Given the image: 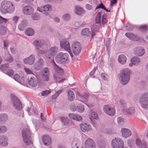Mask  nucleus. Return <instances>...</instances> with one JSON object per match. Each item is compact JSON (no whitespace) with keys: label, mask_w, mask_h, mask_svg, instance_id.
I'll return each instance as SVG.
<instances>
[{"label":"nucleus","mask_w":148,"mask_h":148,"mask_svg":"<svg viewBox=\"0 0 148 148\" xmlns=\"http://www.w3.org/2000/svg\"><path fill=\"white\" fill-rule=\"evenodd\" d=\"M7 119V115L6 114L0 115V120L3 121Z\"/></svg>","instance_id":"nucleus-46"},{"label":"nucleus","mask_w":148,"mask_h":148,"mask_svg":"<svg viewBox=\"0 0 148 148\" xmlns=\"http://www.w3.org/2000/svg\"><path fill=\"white\" fill-rule=\"evenodd\" d=\"M50 74L45 75V74H42V79L46 82L48 81L49 80V77Z\"/></svg>","instance_id":"nucleus-41"},{"label":"nucleus","mask_w":148,"mask_h":148,"mask_svg":"<svg viewBox=\"0 0 148 148\" xmlns=\"http://www.w3.org/2000/svg\"><path fill=\"white\" fill-rule=\"evenodd\" d=\"M42 140L44 144L47 146H49L51 142V138L48 135H44L42 138Z\"/></svg>","instance_id":"nucleus-17"},{"label":"nucleus","mask_w":148,"mask_h":148,"mask_svg":"<svg viewBox=\"0 0 148 148\" xmlns=\"http://www.w3.org/2000/svg\"><path fill=\"white\" fill-rule=\"evenodd\" d=\"M126 112L128 114H133L135 113V110L134 108L131 107L126 110Z\"/></svg>","instance_id":"nucleus-36"},{"label":"nucleus","mask_w":148,"mask_h":148,"mask_svg":"<svg viewBox=\"0 0 148 148\" xmlns=\"http://www.w3.org/2000/svg\"><path fill=\"white\" fill-rule=\"evenodd\" d=\"M131 61L132 62H133L134 65H137L139 64L140 60L138 58L133 57L131 58Z\"/></svg>","instance_id":"nucleus-35"},{"label":"nucleus","mask_w":148,"mask_h":148,"mask_svg":"<svg viewBox=\"0 0 148 148\" xmlns=\"http://www.w3.org/2000/svg\"><path fill=\"white\" fill-rule=\"evenodd\" d=\"M80 141L79 139L77 138L75 139L71 145L72 148H79L80 146Z\"/></svg>","instance_id":"nucleus-23"},{"label":"nucleus","mask_w":148,"mask_h":148,"mask_svg":"<svg viewBox=\"0 0 148 148\" xmlns=\"http://www.w3.org/2000/svg\"><path fill=\"white\" fill-rule=\"evenodd\" d=\"M81 130H90L91 128V126L90 124L88 123H83L79 125Z\"/></svg>","instance_id":"nucleus-24"},{"label":"nucleus","mask_w":148,"mask_h":148,"mask_svg":"<svg viewBox=\"0 0 148 148\" xmlns=\"http://www.w3.org/2000/svg\"><path fill=\"white\" fill-rule=\"evenodd\" d=\"M76 115L77 114L70 113L69 114V116L71 119H73L75 120V119Z\"/></svg>","instance_id":"nucleus-50"},{"label":"nucleus","mask_w":148,"mask_h":148,"mask_svg":"<svg viewBox=\"0 0 148 148\" xmlns=\"http://www.w3.org/2000/svg\"><path fill=\"white\" fill-rule=\"evenodd\" d=\"M126 58L124 55H121L118 57V62L122 64H124L126 63Z\"/></svg>","instance_id":"nucleus-26"},{"label":"nucleus","mask_w":148,"mask_h":148,"mask_svg":"<svg viewBox=\"0 0 148 148\" xmlns=\"http://www.w3.org/2000/svg\"><path fill=\"white\" fill-rule=\"evenodd\" d=\"M122 136L124 138H127L130 136L132 133L130 130H121Z\"/></svg>","instance_id":"nucleus-29"},{"label":"nucleus","mask_w":148,"mask_h":148,"mask_svg":"<svg viewBox=\"0 0 148 148\" xmlns=\"http://www.w3.org/2000/svg\"><path fill=\"white\" fill-rule=\"evenodd\" d=\"M25 33L27 36H32L34 34V31L32 28H29L25 31Z\"/></svg>","instance_id":"nucleus-33"},{"label":"nucleus","mask_w":148,"mask_h":148,"mask_svg":"<svg viewBox=\"0 0 148 148\" xmlns=\"http://www.w3.org/2000/svg\"><path fill=\"white\" fill-rule=\"evenodd\" d=\"M133 142L134 141L132 139H130L128 141L127 143L130 147H131L132 146V145Z\"/></svg>","instance_id":"nucleus-63"},{"label":"nucleus","mask_w":148,"mask_h":148,"mask_svg":"<svg viewBox=\"0 0 148 148\" xmlns=\"http://www.w3.org/2000/svg\"><path fill=\"white\" fill-rule=\"evenodd\" d=\"M139 28V30L142 32L147 31L148 29L147 26L146 25H142L140 26Z\"/></svg>","instance_id":"nucleus-42"},{"label":"nucleus","mask_w":148,"mask_h":148,"mask_svg":"<svg viewBox=\"0 0 148 148\" xmlns=\"http://www.w3.org/2000/svg\"><path fill=\"white\" fill-rule=\"evenodd\" d=\"M63 19L66 21H67L70 19V17L69 14H64L63 17Z\"/></svg>","instance_id":"nucleus-54"},{"label":"nucleus","mask_w":148,"mask_h":148,"mask_svg":"<svg viewBox=\"0 0 148 148\" xmlns=\"http://www.w3.org/2000/svg\"><path fill=\"white\" fill-rule=\"evenodd\" d=\"M11 97L14 108L18 110H21L22 107L21 103L19 100L13 95H12Z\"/></svg>","instance_id":"nucleus-10"},{"label":"nucleus","mask_w":148,"mask_h":148,"mask_svg":"<svg viewBox=\"0 0 148 148\" xmlns=\"http://www.w3.org/2000/svg\"><path fill=\"white\" fill-rule=\"evenodd\" d=\"M52 62L53 63V66L54 70L53 74L54 79L58 83L63 82L65 79V78H61V77L64 74L63 69L56 64L53 59L52 60Z\"/></svg>","instance_id":"nucleus-2"},{"label":"nucleus","mask_w":148,"mask_h":148,"mask_svg":"<svg viewBox=\"0 0 148 148\" xmlns=\"http://www.w3.org/2000/svg\"><path fill=\"white\" fill-rule=\"evenodd\" d=\"M86 8L88 10H90L92 9V6L89 4H86Z\"/></svg>","instance_id":"nucleus-62"},{"label":"nucleus","mask_w":148,"mask_h":148,"mask_svg":"<svg viewBox=\"0 0 148 148\" xmlns=\"http://www.w3.org/2000/svg\"><path fill=\"white\" fill-rule=\"evenodd\" d=\"M60 45L61 48L64 49L65 50L67 51L70 54L71 56L72 57L73 55L71 51V48L70 44L68 41L66 40H63L61 41Z\"/></svg>","instance_id":"nucleus-7"},{"label":"nucleus","mask_w":148,"mask_h":148,"mask_svg":"<svg viewBox=\"0 0 148 148\" xmlns=\"http://www.w3.org/2000/svg\"><path fill=\"white\" fill-rule=\"evenodd\" d=\"M101 14L100 12H98L96 15L95 18V22L97 23H100Z\"/></svg>","instance_id":"nucleus-38"},{"label":"nucleus","mask_w":148,"mask_h":148,"mask_svg":"<svg viewBox=\"0 0 148 148\" xmlns=\"http://www.w3.org/2000/svg\"><path fill=\"white\" fill-rule=\"evenodd\" d=\"M108 22V20L106 16L103 15L102 16V24L103 25L107 23Z\"/></svg>","instance_id":"nucleus-45"},{"label":"nucleus","mask_w":148,"mask_h":148,"mask_svg":"<svg viewBox=\"0 0 148 148\" xmlns=\"http://www.w3.org/2000/svg\"><path fill=\"white\" fill-rule=\"evenodd\" d=\"M61 119L65 125H67L69 123V120L67 118L62 117Z\"/></svg>","instance_id":"nucleus-40"},{"label":"nucleus","mask_w":148,"mask_h":148,"mask_svg":"<svg viewBox=\"0 0 148 148\" xmlns=\"http://www.w3.org/2000/svg\"><path fill=\"white\" fill-rule=\"evenodd\" d=\"M25 72L27 74H33V72L30 69L25 68H24Z\"/></svg>","instance_id":"nucleus-55"},{"label":"nucleus","mask_w":148,"mask_h":148,"mask_svg":"<svg viewBox=\"0 0 148 148\" xmlns=\"http://www.w3.org/2000/svg\"><path fill=\"white\" fill-rule=\"evenodd\" d=\"M101 76L102 78L105 80H106L108 78V76L105 73H102Z\"/></svg>","instance_id":"nucleus-59"},{"label":"nucleus","mask_w":148,"mask_h":148,"mask_svg":"<svg viewBox=\"0 0 148 148\" xmlns=\"http://www.w3.org/2000/svg\"><path fill=\"white\" fill-rule=\"evenodd\" d=\"M9 65L8 64H3L1 67V69L2 71H4L8 68Z\"/></svg>","instance_id":"nucleus-44"},{"label":"nucleus","mask_w":148,"mask_h":148,"mask_svg":"<svg viewBox=\"0 0 148 148\" xmlns=\"http://www.w3.org/2000/svg\"><path fill=\"white\" fill-rule=\"evenodd\" d=\"M22 11L25 14L29 15L32 14L34 11V10L31 6L27 5L24 7L23 8Z\"/></svg>","instance_id":"nucleus-14"},{"label":"nucleus","mask_w":148,"mask_h":148,"mask_svg":"<svg viewBox=\"0 0 148 148\" xmlns=\"http://www.w3.org/2000/svg\"><path fill=\"white\" fill-rule=\"evenodd\" d=\"M22 136L24 143L26 145H32L31 137V132L30 130H22Z\"/></svg>","instance_id":"nucleus-4"},{"label":"nucleus","mask_w":148,"mask_h":148,"mask_svg":"<svg viewBox=\"0 0 148 148\" xmlns=\"http://www.w3.org/2000/svg\"><path fill=\"white\" fill-rule=\"evenodd\" d=\"M23 23H22L20 24L18 26V28L21 30H23L24 28V27L23 25Z\"/></svg>","instance_id":"nucleus-60"},{"label":"nucleus","mask_w":148,"mask_h":148,"mask_svg":"<svg viewBox=\"0 0 148 148\" xmlns=\"http://www.w3.org/2000/svg\"><path fill=\"white\" fill-rule=\"evenodd\" d=\"M7 21V19L3 18L0 16V23H6Z\"/></svg>","instance_id":"nucleus-56"},{"label":"nucleus","mask_w":148,"mask_h":148,"mask_svg":"<svg viewBox=\"0 0 148 148\" xmlns=\"http://www.w3.org/2000/svg\"><path fill=\"white\" fill-rule=\"evenodd\" d=\"M85 148H94V142L91 138H88L85 142Z\"/></svg>","instance_id":"nucleus-19"},{"label":"nucleus","mask_w":148,"mask_h":148,"mask_svg":"<svg viewBox=\"0 0 148 148\" xmlns=\"http://www.w3.org/2000/svg\"><path fill=\"white\" fill-rule=\"evenodd\" d=\"M44 62L42 59H39L35 64L34 65V69L38 70L40 69L44 65Z\"/></svg>","instance_id":"nucleus-18"},{"label":"nucleus","mask_w":148,"mask_h":148,"mask_svg":"<svg viewBox=\"0 0 148 148\" xmlns=\"http://www.w3.org/2000/svg\"><path fill=\"white\" fill-rule=\"evenodd\" d=\"M75 13L76 14L81 15L84 13V11L82 8L78 6H76L75 7Z\"/></svg>","instance_id":"nucleus-30"},{"label":"nucleus","mask_w":148,"mask_h":148,"mask_svg":"<svg viewBox=\"0 0 148 148\" xmlns=\"http://www.w3.org/2000/svg\"><path fill=\"white\" fill-rule=\"evenodd\" d=\"M56 60L59 63L66 62L69 60V55L66 53H60L57 55Z\"/></svg>","instance_id":"nucleus-5"},{"label":"nucleus","mask_w":148,"mask_h":148,"mask_svg":"<svg viewBox=\"0 0 148 148\" xmlns=\"http://www.w3.org/2000/svg\"><path fill=\"white\" fill-rule=\"evenodd\" d=\"M68 99L70 101H72L74 99L75 95L73 91L69 90L68 91Z\"/></svg>","instance_id":"nucleus-31"},{"label":"nucleus","mask_w":148,"mask_h":148,"mask_svg":"<svg viewBox=\"0 0 148 148\" xmlns=\"http://www.w3.org/2000/svg\"><path fill=\"white\" fill-rule=\"evenodd\" d=\"M77 110L80 113L83 112L84 110V106L82 104H79L77 106Z\"/></svg>","instance_id":"nucleus-39"},{"label":"nucleus","mask_w":148,"mask_h":148,"mask_svg":"<svg viewBox=\"0 0 148 148\" xmlns=\"http://www.w3.org/2000/svg\"><path fill=\"white\" fill-rule=\"evenodd\" d=\"M111 145L113 148H123L124 143L122 140L116 138L112 140Z\"/></svg>","instance_id":"nucleus-6"},{"label":"nucleus","mask_w":148,"mask_h":148,"mask_svg":"<svg viewBox=\"0 0 148 148\" xmlns=\"http://www.w3.org/2000/svg\"><path fill=\"white\" fill-rule=\"evenodd\" d=\"M8 138L5 136H0V145L5 147L8 145Z\"/></svg>","instance_id":"nucleus-16"},{"label":"nucleus","mask_w":148,"mask_h":148,"mask_svg":"<svg viewBox=\"0 0 148 148\" xmlns=\"http://www.w3.org/2000/svg\"><path fill=\"white\" fill-rule=\"evenodd\" d=\"M135 53L139 56H141L143 55L145 53V50L143 48L139 47L136 48L135 50Z\"/></svg>","instance_id":"nucleus-25"},{"label":"nucleus","mask_w":148,"mask_h":148,"mask_svg":"<svg viewBox=\"0 0 148 148\" xmlns=\"http://www.w3.org/2000/svg\"><path fill=\"white\" fill-rule=\"evenodd\" d=\"M125 36L132 40L137 41L140 40V38L138 36L131 32L126 33Z\"/></svg>","instance_id":"nucleus-15"},{"label":"nucleus","mask_w":148,"mask_h":148,"mask_svg":"<svg viewBox=\"0 0 148 148\" xmlns=\"http://www.w3.org/2000/svg\"><path fill=\"white\" fill-rule=\"evenodd\" d=\"M42 74H50L49 69L47 67L45 68L42 72Z\"/></svg>","instance_id":"nucleus-43"},{"label":"nucleus","mask_w":148,"mask_h":148,"mask_svg":"<svg viewBox=\"0 0 148 148\" xmlns=\"http://www.w3.org/2000/svg\"><path fill=\"white\" fill-rule=\"evenodd\" d=\"M6 33L5 28L4 27H2L0 29V34L2 35H4Z\"/></svg>","instance_id":"nucleus-47"},{"label":"nucleus","mask_w":148,"mask_h":148,"mask_svg":"<svg viewBox=\"0 0 148 148\" xmlns=\"http://www.w3.org/2000/svg\"><path fill=\"white\" fill-rule=\"evenodd\" d=\"M125 121V120L121 117H119L117 118V122L119 125H121Z\"/></svg>","instance_id":"nucleus-37"},{"label":"nucleus","mask_w":148,"mask_h":148,"mask_svg":"<svg viewBox=\"0 0 148 148\" xmlns=\"http://www.w3.org/2000/svg\"><path fill=\"white\" fill-rule=\"evenodd\" d=\"M7 74L10 76H12L14 74V72L12 70L8 69L7 72Z\"/></svg>","instance_id":"nucleus-48"},{"label":"nucleus","mask_w":148,"mask_h":148,"mask_svg":"<svg viewBox=\"0 0 148 148\" xmlns=\"http://www.w3.org/2000/svg\"><path fill=\"white\" fill-rule=\"evenodd\" d=\"M72 48L74 54L76 55H78L81 51V45L79 42H74L72 45Z\"/></svg>","instance_id":"nucleus-8"},{"label":"nucleus","mask_w":148,"mask_h":148,"mask_svg":"<svg viewBox=\"0 0 148 148\" xmlns=\"http://www.w3.org/2000/svg\"><path fill=\"white\" fill-rule=\"evenodd\" d=\"M28 81L29 84L32 87H35L37 84V82L34 77H31L28 78Z\"/></svg>","instance_id":"nucleus-22"},{"label":"nucleus","mask_w":148,"mask_h":148,"mask_svg":"<svg viewBox=\"0 0 148 148\" xmlns=\"http://www.w3.org/2000/svg\"><path fill=\"white\" fill-rule=\"evenodd\" d=\"M131 73L130 70L127 68L124 69L121 71L119 78L121 84L125 85L128 82L130 79V75Z\"/></svg>","instance_id":"nucleus-3"},{"label":"nucleus","mask_w":148,"mask_h":148,"mask_svg":"<svg viewBox=\"0 0 148 148\" xmlns=\"http://www.w3.org/2000/svg\"><path fill=\"white\" fill-rule=\"evenodd\" d=\"M90 119L91 121L93 119H98V116L97 114L95 112H91L90 114Z\"/></svg>","instance_id":"nucleus-34"},{"label":"nucleus","mask_w":148,"mask_h":148,"mask_svg":"<svg viewBox=\"0 0 148 148\" xmlns=\"http://www.w3.org/2000/svg\"><path fill=\"white\" fill-rule=\"evenodd\" d=\"M19 17L17 16H14L12 18V20L15 23H16L18 21Z\"/></svg>","instance_id":"nucleus-58"},{"label":"nucleus","mask_w":148,"mask_h":148,"mask_svg":"<svg viewBox=\"0 0 148 148\" xmlns=\"http://www.w3.org/2000/svg\"><path fill=\"white\" fill-rule=\"evenodd\" d=\"M76 116L75 119V120L77 121H80L82 120V116L78 114H77Z\"/></svg>","instance_id":"nucleus-49"},{"label":"nucleus","mask_w":148,"mask_h":148,"mask_svg":"<svg viewBox=\"0 0 148 148\" xmlns=\"http://www.w3.org/2000/svg\"><path fill=\"white\" fill-rule=\"evenodd\" d=\"M81 34L83 35L88 36L90 34L91 32L89 31L88 28H86L82 31Z\"/></svg>","instance_id":"nucleus-32"},{"label":"nucleus","mask_w":148,"mask_h":148,"mask_svg":"<svg viewBox=\"0 0 148 148\" xmlns=\"http://www.w3.org/2000/svg\"><path fill=\"white\" fill-rule=\"evenodd\" d=\"M104 5L102 3H101L100 4L98 5L95 8V9H97L99 8H101L103 9V8L104 7Z\"/></svg>","instance_id":"nucleus-61"},{"label":"nucleus","mask_w":148,"mask_h":148,"mask_svg":"<svg viewBox=\"0 0 148 148\" xmlns=\"http://www.w3.org/2000/svg\"><path fill=\"white\" fill-rule=\"evenodd\" d=\"M58 48L56 47H51L46 53V56L49 58H50L53 56H54L57 53Z\"/></svg>","instance_id":"nucleus-12"},{"label":"nucleus","mask_w":148,"mask_h":148,"mask_svg":"<svg viewBox=\"0 0 148 148\" xmlns=\"http://www.w3.org/2000/svg\"><path fill=\"white\" fill-rule=\"evenodd\" d=\"M140 104L143 108H148V92L143 95L140 99Z\"/></svg>","instance_id":"nucleus-9"},{"label":"nucleus","mask_w":148,"mask_h":148,"mask_svg":"<svg viewBox=\"0 0 148 148\" xmlns=\"http://www.w3.org/2000/svg\"><path fill=\"white\" fill-rule=\"evenodd\" d=\"M52 7L51 5L47 4L43 7H38V10L40 12H43L51 11L52 10Z\"/></svg>","instance_id":"nucleus-20"},{"label":"nucleus","mask_w":148,"mask_h":148,"mask_svg":"<svg viewBox=\"0 0 148 148\" xmlns=\"http://www.w3.org/2000/svg\"><path fill=\"white\" fill-rule=\"evenodd\" d=\"M76 94V95L80 97L82 99V101L84 103L88 101V99L89 96L88 94L86 92H80L78 91H77Z\"/></svg>","instance_id":"nucleus-13"},{"label":"nucleus","mask_w":148,"mask_h":148,"mask_svg":"<svg viewBox=\"0 0 148 148\" xmlns=\"http://www.w3.org/2000/svg\"><path fill=\"white\" fill-rule=\"evenodd\" d=\"M50 92V91L48 90H46L43 91L41 92V95L43 96H46L48 95Z\"/></svg>","instance_id":"nucleus-52"},{"label":"nucleus","mask_w":148,"mask_h":148,"mask_svg":"<svg viewBox=\"0 0 148 148\" xmlns=\"http://www.w3.org/2000/svg\"><path fill=\"white\" fill-rule=\"evenodd\" d=\"M99 146L101 148H104L105 146V143H99Z\"/></svg>","instance_id":"nucleus-64"},{"label":"nucleus","mask_w":148,"mask_h":148,"mask_svg":"<svg viewBox=\"0 0 148 148\" xmlns=\"http://www.w3.org/2000/svg\"><path fill=\"white\" fill-rule=\"evenodd\" d=\"M136 143L137 146L140 148L145 147L146 146V144L145 142L142 143L138 138L136 139Z\"/></svg>","instance_id":"nucleus-27"},{"label":"nucleus","mask_w":148,"mask_h":148,"mask_svg":"<svg viewBox=\"0 0 148 148\" xmlns=\"http://www.w3.org/2000/svg\"><path fill=\"white\" fill-rule=\"evenodd\" d=\"M13 78L15 80L18 82V80L20 79V77L18 74H16L14 75Z\"/></svg>","instance_id":"nucleus-57"},{"label":"nucleus","mask_w":148,"mask_h":148,"mask_svg":"<svg viewBox=\"0 0 148 148\" xmlns=\"http://www.w3.org/2000/svg\"><path fill=\"white\" fill-rule=\"evenodd\" d=\"M34 56L33 55H31L28 58L25 59L24 60V62L26 64L30 65L32 64L34 61Z\"/></svg>","instance_id":"nucleus-21"},{"label":"nucleus","mask_w":148,"mask_h":148,"mask_svg":"<svg viewBox=\"0 0 148 148\" xmlns=\"http://www.w3.org/2000/svg\"><path fill=\"white\" fill-rule=\"evenodd\" d=\"M34 44L37 49L40 50L39 52L40 53H43L41 50V49H42V48L41 47L42 46V44L38 41L36 40L34 42Z\"/></svg>","instance_id":"nucleus-28"},{"label":"nucleus","mask_w":148,"mask_h":148,"mask_svg":"<svg viewBox=\"0 0 148 148\" xmlns=\"http://www.w3.org/2000/svg\"><path fill=\"white\" fill-rule=\"evenodd\" d=\"M99 29V27L98 26L96 28H95L93 29L92 31V37L95 35L94 33L95 32V31L96 32H97Z\"/></svg>","instance_id":"nucleus-53"},{"label":"nucleus","mask_w":148,"mask_h":148,"mask_svg":"<svg viewBox=\"0 0 148 148\" xmlns=\"http://www.w3.org/2000/svg\"><path fill=\"white\" fill-rule=\"evenodd\" d=\"M32 18L34 20H37L39 19V17L38 15L35 14H33L32 16Z\"/></svg>","instance_id":"nucleus-51"},{"label":"nucleus","mask_w":148,"mask_h":148,"mask_svg":"<svg viewBox=\"0 0 148 148\" xmlns=\"http://www.w3.org/2000/svg\"><path fill=\"white\" fill-rule=\"evenodd\" d=\"M0 10L1 13L3 14L12 13L15 10V6L10 1L4 0L1 3Z\"/></svg>","instance_id":"nucleus-1"},{"label":"nucleus","mask_w":148,"mask_h":148,"mask_svg":"<svg viewBox=\"0 0 148 148\" xmlns=\"http://www.w3.org/2000/svg\"><path fill=\"white\" fill-rule=\"evenodd\" d=\"M103 110L107 114L110 116H113L115 113V109L114 107L110 105L105 106L103 108Z\"/></svg>","instance_id":"nucleus-11"}]
</instances>
